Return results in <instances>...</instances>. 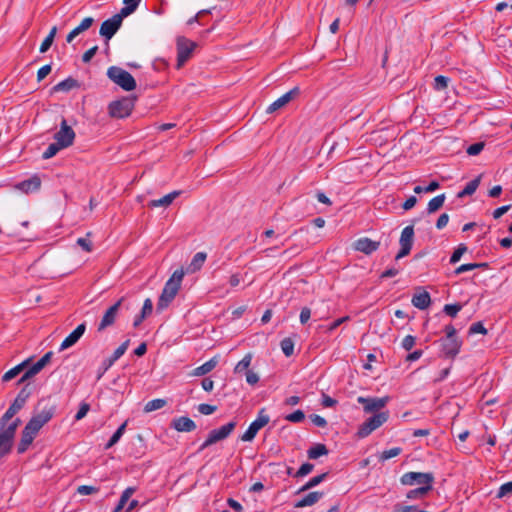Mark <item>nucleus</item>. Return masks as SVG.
I'll list each match as a JSON object with an SVG mask.
<instances>
[{"instance_id":"nucleus-1","label":"nucleus","mask_w":512,"mask_h":512,"mask_svg":"<svg viewBox=\"0 0 512 512\" xmlns=\"http://www.w3.org/2000/svg\"><path fill=\"white\" fill-rule=\"evenodd\" d=\"M55 413V406L50 405L44 407L41 411L36 412L27 422L21 433V439L17 446V452L23 454L34 441L41 428L48 423Z\"/></svg>"},{"instance_id":"nucleus-2","label":"nucleus","mask_w":512,"mask_h":512,"mask_svg":"<svg viewBox=\"0 0 512 512\" xmlns=\"http://www.w3.org/2000/svg\"><path fill=\"white\" fill-rule=\"evenodd\" d=\"M184 275L185 272L182 268L177 269L173 272L171 277L165 283L162 293L158 299V310H163L167 308L170 305V303L174 300V298L176 297L181 288Z\"/></svg>"},{"instance_id":"nucleus-3","label":"nucleus","mask_w":512,"mask_h":512,"mask_svg":"<svg viewBox=\"0 0 512 512\" xmlns=\"http://www.w3.org/2000/svg\"><path fill=\"white\" fill-rule=\"evenodd\" d=\"M107 76L111 81H113L125 91H132L136 88V81L134 77L129 72L120 67H109L107 70Z\"/></svg>"},{"instance_id":"nucleus-4","label":"nucleus","mask_w":512,"mask_h":512,"mask_svg":"<svg viewBox=\"0 0 512 512\" xmlns=\"http://www.w3.org/2000/svg\"><path fill=\"white\" fill-rule=\"evenodd\" d=\"M136 97H122L112 101L108 106V114L112 118H126L134 109Z\"/></svg>"},{"instance_id":"nucleus-5","label":"nucleus","mask_w":512,"mask_h":512,"mask_svg":"<svg viewBox=\"0 0 512 512\" xmlns=\"http://www.w3.org/2000/svg\"><path fill=\"white\" fill-rule=\"evenodd\" d=\"M389 418V412H379L369 417L365 422H363L357 431V436L359 438H365L369 436L373 431L382 426L385 422H387Z\"/></svg>"},{"instance_id":"nucleus-6","label":"nucleus","mask_w":512,"mask_h":512,"mask_svg":"<svg viewBox=\"0 0 512 512\" xmlns=\"http://www.w3.org/2000/svg\"><path fill=\"white\" fill-rule=\"evenodd\" d=\"M236 425L237 423L235 421H230L218 429L211 430L207 439L199 447V451H203L207 447L228 438L229 435L234 431Z\"/></svg>"},{"instance_id":"nucleus-7","label":"nucleus","mask_w":512,"mask_h":512,"mask_svg":"<svg viewBox=\"0 0 512 512\" xmlns=\"http://www.w3.org/2000/svg\"><path fill=\"white\" fill-rule=\"evenodd\" d=\"M400 482L403 485L413 486V485H421V486H432L434 482L433 473H423V472H407L403 474L400 478Z\"/></svg>"},{"instance_id":"nucleus-8","label":"nucleus","mask_w":512,"mask_h":512,"mask_svg":"<svg viewBox=\"0 0 512 512\" xmlns=\"http://www.w3.org/2000/svg\"><path fill=\"white\" fill-rule=\"evenodd\" d=\"M123 19L124 18L119 13H117L113 15L111 18L103 21V23L101 24L99 34L105 38L107 50L109 49V40L120 29Z\"/></svg>"},{"instance_id":"nucleus-9","label":"nucleus","mask_w":512,"mask_h":512,"mask_svg":"<svg viewBox=\"0 0 512 512\" xmlns=\"http://www.w3.org/2000/svg\"><path fill=\"white\" fill-rule=\"evenodd\" d=\"M270 421V417L266 414L265 408H262L257 418L249 425L248 429L241 436V440L244 442H251L258 431L265 427Z\"/></svg>"},{"instance_id":"nucleus-10","label":"nucleus","mask_w":512,"mask_h":512,"mask_svg":"<svg viewBox=\"0 0 512 512\" xmlns=\"http://www.w3.org/2000/svg\"><path fill=\"white\" fill-rule=\"evenodd\" d=\"M30 395L31 389L28 383L19 391L13 403L4 413V420H11L25 406Z\"/></svg>"},{"instance_id":"nucleus-11","label":"nucleus","mask_w":512,"mask_h":512,"mask_svg":"<svg viewBox=\"0 0 512 512\" xmlns=\"http://www.w3.org/2000/svg\"><path fill=\"white\" fill-rule=\"evenodd\" d=\"M197 44L184 36L177 38V68H180L191 57Z\"/></svg>"},{"instance_id":"nucleus-12","label":"nucleus","mask_w":512,"mask_h":512,"mask_svg":"<svg viewBox=\"0 0 512 512\" xmlns=\"http://www.w3.org/2000/svg\"><path fill=\"white\" fill-rule=\"evenodd\" d=\"M390 397H363L359 396L357 398V402L363 405V409L365 413H379L382 412L381 409H383L387 403L389 402Z\"/></svg>"},{"instance_id":"nucleus-13","label":"nucleus","mask_w":512,"mask_h":512,"mask_svg":"<svg viewBox=\"0 0 512 512\" xmlns=\"http://www.w3.org/2000/svg\"><path fill=\"white\" fill-rule=\"evenodd\" d=\"M413 242H414V227H413V225H409V226H406L401 232V236L399 239V244H400L401 248L395 257V260H399V259L407 256L412 249Z\"/></svg>"},{"instance_id":"nucleus-14","label":"nucleus","mask_w":512,"mask_h":512,"mask_svg":"<svg viewBox=\"0 0 512 512\" xmlns=\"http://www.w3.org/2000/svg\"><path fill=\"white\" fill-rule=\"evenodd\" d=\"M74 139V130L67 124L66 119L63 118L60 124V130L54 135V140L57 142V145L65 149L73 144Z\"/></svg>"},{"instance_id":"nucleus-15","label":"nucleus","mask_w":512,"mask_h":512,"mask_svg":"<svg viewBox=\"0 0 512 512\" xmlns=\"http://www.w3.org/2000/svg\"><path fill=\"white\" fill-rule=\"evenodd\" d=\"M124 301L125 297H121L115 304H113L106 310L98 325L99 332L105 330L107 327H110L115 323L119 308L121 307Z\"/></svg>"},{"instance_id":"nucleus-16","label":"nucleus","mask_w":512,"mask_h":512,"mask_svg":"<svg viewBox=\"0 0 512 512\" xmlns=\"http://www.w3.org/2000/svg\"><path fill=\"white\" fill-rule=\"evenodd\" d=\"M442 352L446 358L454 359L460 352L462 341L459 338L441 339Z\"/></svg>"},{"instance_id":"nucleus-17","label":"nucleus","mask_w":512,"mask_h":512,"mask_svg":"<svg viewBox=\"0 0 512 512\" xmlns=\"http://www.w3.org/2000/svg\"><path fill=\"white\" fill-rule=\"evenodd\" d=\"M300 93V90L298 87H294L290 91L283 94L281 97H279L277 100H275L272 104H270L266 110L267 113L271 114L275 111L281 109L285 105H287L290 101L295 99Z\"/></svg>"},{"instance_id":"nucleus-18","label":"nucleus","mask_w":512,"mask_h":512,"mask_svg":"<svg viewBox=\"0 0 512 512\" xmlns=\"http://www.w3.org/2000/svg\"><path fill=\"white\" fill-rule=\"evenodd\" d=\"M379 246V241H373L368 237L359 238L353 244V248L356 251L362 252L366 255H369L378 250Z\"/></svg>"},{"instance_id":"nucleus-19","label":"nucleus","mask_w":512,"mask_h":512,"mask_svg":"<svg viewBox=\"0 0 512 512\" xmlns=\"http://www.w3.org/2000/svg\"><path fill=\"white\" fill-rule=\"evenodd\" d=\"M15 435L4 429L3 425H0V458L10 453Z\"/></svg>"},{"instance_id":"nucleus-20","label":"nucleus","mask_w":512,"mask_h":512,"mask_svg":"<svg viewBox=\"0 0 512 512\" xmlns=\"http://www.w3.org/2000/svg\"><path fill=\"white\" fill-rule=\"evenodd\" d=\"M86 331V324L81 323L79 324L74 331H72L61 343L60 345V351H63L65 349H68L69 347L76 344L79 339L83 336V334Z\"/></svg>"},{"instance_id":"nucleus-21","label":"nucleus","mask_w":512,"mask_h":512,"mask_svg":"<svg viewBox=\"0 0 512 512\" xmlns=\"http://www.w3.org/2000/svg\"><path fill=\"white\" fill-rule=\"evenodd\" d=\"M171 427L178 432H191L196 429V424L189 417L181 416L172 420Z\"/></svg>"},{"instance_id":"nucleus-22","label":"nucleus","mask_w":512,"mask_h":512,"mask_svg":"<svg viewBox=\"0 0 512 512\" xmlns=\"http://www.w3.org/2000/svg\"><path fill=\"white\" fill-rule=\"evenodd\" d=\"M41 186V180L37 175L32 176L31 178L24 180L18 183L15 187L16 189L29 193L32 191H37Z\"/></svg>"},{"instance_id":"nucleus-23","label":"nucleus","mask_w":512,"mask_h":512,"mask_svg":"<svg viewBox=\"0 0 512 512\" xmlns=\"http://www.w3.org/2000/svg\"><path fill=\"white\" fill-rule=\"evenodd\" d=\"M411 302L416 308L425 310L431 304V297L427 291H421L413 295Z\"/></svg>"},{"instance_id":"nucleus-24","label":"nucleus","mask_w":512,"mask_h":512,"mask_svg":"<svg viewBox=\"0 0 512 512\" xmlns=\"http://www.w3.org/2000/svg\"><path fill=\"white\" fill-rule=\"evenodd\" d=\"M181 194L180 191H173L165 196H163L160 199H154L151 200L148 203V206L150 208H156V207H168L172 202Z\"/></svg>"},{"instance_id":"nucleus-25","label":"nucleus","mask_w":512,"mask_h":512,"mask_svg":"<svg viewBox=\"0 0 512 512\" xmlns=\"http://www.w3.org/2000/svg\"><path fill=\"white\" fill-rule=\"evenodd\" d=\"M322 496H323L322 492H318V491L310 492L309 494L304 496L302 499L297 501L295 503V507L303 508V507H307V506H312L315 503H317L322 498Z\"/></svg>"},{"instance_id":"nucleus-26","label":"nucleus","mask_w":512,"mask_h":512,"mask_svg":"<svg viewBox=\"0 0 512 512\" xmlns=\"http://www.w3.org/2000/svg\"><path fill=\"white\" fill-rule=\"evenodd\" d=\"M78 87H79L78 81L72 77H68L67 79L56 84L52 88V92H60V91L68 92V91H70L74 88H78Z\"/></svg>"},{"instance_id":"nucleus-27","label":"nucleus","mask_w":512,"mask_h":512,"mask_svg":"<svg viewBox=\"0 0 512 512\" xmlns=\"http://www.w3.org/2000/svg\"><path fill=\"white\" fill-rule=\"evenodd\" d=\"M206 259L207 254L205 252L196 253L188 266V271L191 273L199 271L205 263Z\"/></svg>"},{"instance_id":"nucleus-28","label":"nucleus","mask_w":512,"mask_h":512,"mask_svg":"<svg viewBox=\"0 0 512 512\" xmlns=\"http://www.w3.org/2000/svg\"><path fill=\"white\" fill-rule=\"evenodd\" d=\"M217 364H218L217 359L215 357L211 358L209 361L205 362L201 366L196 367L192 371L191 375L192 376H203V375H206L209 372H211L216 367Z\"/></svg>"},{"instance_id":"nucleus-29","label":"nucleus","mask_w":512,"mask_h":512,"mask_svg":"<svg viewBox=\"0 0 512 512\" xmlns=\"http://www.w3.org/2000/svg\"><path fill=\"white\" fill-rule=\"evenodd\" d=\"M31 358L24 360L17 366L13 367L12 369L8 370L2 377L3 382H8L15 378L17 375H19L29 364Z\"/></svg>"},{"instance_id":"nucleus-30","label":"nucleus","mask_w":512,"mask_h":512,"mask_svg":"<svg viewBox=\"0 0 512 512\" xmlns=\"http://www.w3.org/2000/svg\"><path fill=\"white\" fill-rule=\"evenodd\" d=\"M328 452L329 451H328L326 445L318 443V444H315L314 446H312L307 451V454H308L309 459H317L321 456L327 455Z\"/></svg>"},{"instance_id":"nucleus-31","label":"nucleus","mask_w":512,"mask_h":512,"mask_svg":"<svg viewBox=\"0 0 512 512\" xmlns=\"http://www.w3.org/2000/svg\"><path fill=\"white\" fill-rule=\"evenodd\" d=\"M141 0H123L124 7L120 10L119 14L125 18L131 15L139 6Z\"/></svg>"},{"instance_id":"nucleus-32","label":"nucleus","mask_w":512,"mask_h":512,"mask_svg":"<svg viewBox=\"0 0 512 512\" xmlns=\"http://www.w3.org/2000/svg\"><path fill=\"white\" fill-rule=\"evenodd\" d=\"M445 199H446L445 194H440V195L432 198L429 201L428 206H427L428 213L431 214V213H435L436 211H438L443 206Z\"/></svg>"},{"instance_id":"nucleus-33","label":"nucleus","mask_w":512,"mask_h":512,"mask_svg":"<svg viewBox=\"0 0 512 512\" xmlns=\"http://www.w3.org/2000/svg\"><path fill=\"white\" fill-rule=\"evenodd\" d=\"M252 354L251 353H247L242 360H240L236 366L234 367V373L235 374H240L242 372H247V370H249V366L251 364V361H252Z\"/></svg>"},{"instance_id":"nucleus-34","label":"nucleus","mask_w":512,"mask_h":512,"mask_svg":"<svg viewBox=\"0 0 512 512\" xmlns=\"http://www.w3.org/2000/svg\"><path fill=\"white\" fill-rule=\"evenodd\" d=\"M480 184V176L467 183L465 188L458 194V197L472 195Z\"/></svg>"},{"instance_id":"nucleus-35","label":"nucleus","mask_w":512,"mask_h":512,"mask_svg":"<svg viewBox=\"0 0 512 512\" xmlns=\"http://www.w3.org/2000/svg\"><path fill=\"white\" fill-rule=\"evenodd\" d=\"M166 404L167 401L165 399H153L146 403V405L144 406V412H153L155 410L163 408L164 406H166Z\"/></svg>"},{"instance_id":"nucleus-36","label":"nucleus","mask_w":512,"mask_h":512,"mask_svg":"<svg viewBox=\"0 0 512 512\" xmlns=\"http://www.w3.org/2000/svg\"><path fill=\"white\" fill-rule=\"evenodd\" d=\"M431 490H432V486H421L419 488L410 490L406 494V497H407V499L422 498L423 496H425Z\"/></svg>"},{"instance_id":"nucleus-37","label":"nucleus","mask_w":512,"mask_h":512,"mask_svg":"<svg viewBox=\"0 0 512 512\" xmlns=\"http://www.w3.org/2000/svg\"><path fill=\"white\" fill-rule=\"evenodd\" d=\"M126 425H127V422H124L123 424H121L118 429L115 431V433L112 435V437L110 438V440L107 442L106 446H105V449H109L111 448L112 446H114L119 440L120 438L122 437V435L124 434L125 432V428H126Z\"/></svg>"},{"instance_id":"nucleus-38","label":"nucleus","mask_w":512,"mask_h":512,"mask_svg":"<svg viewBox=\"0 0 512 512\" xmlns=\"http://www.w3.org/2000/svg\"><path fill=\"white\" fill-rule=\"evenodd\" d=\"M21 424L20 418L14 419L12 422L10 420H4V415L0 419V425H3L4 429L11 432L12 434H16L17 428Z\"/></svg>"},{"instance_id":"nucleus-39","label":"nucleus","mask_w":512,"mask_h":512,"mask_svg":"<svg viewBox=\"0 0 512 512\" xmlns=\"http://www.w3.org/2000/svg\"><path fill=\"white\" fill-rule=\"evenodd\" d=\"M52 356V351L45 353L36 363L32 365V367L37 373H39L46 365L51 362Z\"/></svg>"},{"instance_id":"nucleus-40","label":"nucleus","mask_w":512,"mask_h":512,"mask_svg":"<svg viewBox=\"0 0 512 512\" xmlns=\"http://www.w3.org/2000/svg\"><path fill=\"white\" fill-rule=\"evenodd\" d=\"M327 475L328 473H322L320 475L312 477L303 487L300 488L298 492L300 493L317 486L327 477Z\"/></svg>"},{"instance_id":"nucleus-41","label":"nucleus","mask_w":512,"mask_h":512,"mask_svg":"<svg viewBox=\"0 0 512 512\" xmlns=\"http://www.w3.org/2000/svg\"><path fill=\"white\" fill-rule=\"evenodd\" d=\"M280 346L285 356L289 357L294 353V341L291 338H284Z\"/></svg>"},{"instance_id":"nucleus-42","label":"nucleus","mask_w":512,"mask_h":512,"mask_svg":"<svg viewBox=\"0 0 512 512\" xmlns=\"http://www.w3.org/2000/svg\"><path fill=\"white\" fill-rule=\"evenodd\" d=\"M129 340H126L123 342L112 354L111 357L107 358L109 361H111L113 364L126 352L129 346Z\"/></svg>"},{"instance_id":"nucleus-43","label":"nucleus","mask_w":512,"mask_h":512,"mask_svg":"<svg viewBox=\"0 0 512 512\" xmlns=\"http://www.w3.org/2000/svg\"><path fill=\"white\" fill-rule=\"evenodd\" d=\"M480 267H487V264L486 263L462 264L459 267H457L454 272H455V274L458 275V274L464 273L466 271H471V270H474V269L480 268Z\"/></svg>"},{"instance_id":"nucleus-44","label":"nucleus","mask_w":512,"mask_h":512,"mask_svg":"<svg viewBox=\"0 0 512 512\" xmlns=\"http://www.w3.org/2000/svg\"><path fill=\"white\" fill-rule=\"evenodd\" d=\"M64 149L63 147H60L57 145V142L51 143L47 149L44 151L42 158L43 159H50L54 157L60 150Z\"/></svg>"},{"instance_id":"nucleus-45","label":"nucleus","mask_w":512,"mask_h":512,"mask_svg":"<svg viewBox=\"0 0 512 512\" xmlns=\"http://www.w3.org/2000/svg\"><path fill=\"white\" fill-rule=\"evenodd\" d=\"M467 246L465 244H460L453 252L450 257V263L455 264L460 261L462 255L466 253Z\"/></svg>"},{"instance_id":"nucleus-46","label":"nucleus","mask_w":512,"mask_h":512,"mask_svg":"<svg viewBox=\"0 0 512 512\" xmlns=\"http://www.w3.org/2000/svg\"><path fill=\"white\" fill-rule=\"evenodd\" d=\"M401 451L402 449L400 447H394L389 450H385L380 454L379 460L386 461L390 458L396 457L401 453Z\"/></svg>"},{"instance_id":"nucleus-47","label":"nucleus","mask_w":512,"mask_h":512,"mask_svg":"<svg viewBox=\"0 0 512 512\" xmlns=\"http://www.w3.org/2000/svg\"><path fill=\"white\" fill-rule=\"evenodd\" d=\"M512 495V481L502 484L497 492L496 497L498 499Z\"/></svg>"},{"instance_id":"nucleus-48","label":"nucleus","mask_w":512,"mask_h":512,"mask_svg":"<svg viewBox=\"0 0 512 512\" xmlns=\"http://www.w3.org/2000/svg\"><path fill=\"white\" fill-rule=\"evenodd\" d=\"M449 78L438 75L434 79V89L437 91L445 90L448 87Z\"/></svg>"},{"instance_id":"nucleus-49","label":"nucleus","mask_w":512,"mask_h":512,"mask_svg":"<svg viewBox=\"0 0 512 512\" xmlns=\"http://www.w3.org/2000/svg\"><path fill=\"white\" fill-rule=\"evenodd\" d=\"M462 309V305L460 303L456 304H446L443 308V311L450 317H455L457 313Z\"/></svg>"},{"instance_id":"nucleus-50","label":"nucleus","mask_w":512,"mask_h":512,"mask_svg":"<svg viewBox=\"0 0 512 512\" xmlns=\"http://www.w3.org/2000/svg\"><path fill=\"white\" fill-rule=\"evenodd\" d=\"M305 418V414L302 410H296L294 411L293 413L291 414H288L285 419L287 421H290V422H293V423H298V422H301L303 421Z\"/></svg>"},{"instance_id":"nucleus-51","label":"nucleus","mask_w":512,"mask_h":512,"mask_svg":"<svg viewBox=\"0 0 512 512\" xmlns=\"http://www.w3.org/2000/svg\"><path fill=\"white\" fill-rule=\"evenodd\" d=\"M135 491H136V488H134V487L126 488L123 491L118 503L124 507L126 505V503L128 502V500L130 499V497L135 493Z\"/></svg>"},{"instance_id":"nucleus-52","label":"nucleus","mask_w":512,"mask_h":512,"mask_svg":"<svg viewBox=\"0 0 512 512\" xmlns=\"http://www.w3.org/2000/svg\"><path fill=\"white\" fill-rule=\"evenodd\" d=\"M487 334V329L484 327L482 322L473 323L469 328V334Z\"/></svg>"},{"instance_id":"nucleus-53","label":"nucleus","mask_w":512,"mask_h":512,"mask_svg":"<svg viewBox=\"0 0 512 512\" xmlns=\"http://www.w3.org/2000/svg\"><path fill=\"white\" fill-rule=\"evenodd\" d=\"M37 374L38 373L34 370V368L32 366L29 367L24 372V374L21 376V378L18 380L17 385H21V384L27 382L28 380H30L31 378H33Z\"/></svg>"},{"instance_id":"nucleus-54","label":"nucleus","mask_w":512,"mask_h":512,"mask_svg":"<svg viewBox=\"0 0 512 512\" xmlns=\"http://www.w3.org/2000/svg\"><path fill=\"white\" fill-rule=\"evenodd\" d=\"M217 410V406L202 403L198 405V411L203 415H211Z\"/></svg>"},{"instance_id":"nucleus-55","label":"nucleus","mask_w":512,"mask_h":512,"mask_svg":"<svg viewBox=\"0 0 512 512\" xmlns=\"http://www.w3.org/2000/svg\"><path fill=\"white\" fill-rule=\"evenodd\" d=\"M484 148V143L482 142H478V143H474L472 145H470L466 152L468 155L470 156H475V155H478Z\"/></svg>"},{"instance_id":"nucleus-56","label":"nucleus","mask_w":512,"mask_h":512,"mask_svg":"<svg viewBox=\"0 0 512 512\" xmlns=\"http://www.w3.org/2000/svg\"><path fill=\"white\" fill-rule=\"evenodd\" d=\"M98 491L99 489L97 487L89 485H81L77 488V493L80 495H91Z\"/></svg>"},{"instance_id":"nucleus-57","label":"nucleus","mask_w":512,"mask_h":512,"mask_svg":"<svg viewBox=\"0 0 512 512\" xmlns=\"http://www.w3.org/2000/svg\"><path fill=\"white\" fill-rule=\"evenodd\" d=\"M314 468V465L311 463H304L301 465V467L298 469V471L295 474V477H303L309 474Z\"/></svg>"},{"instance_id":"nucleus-58","label":"nucleus","mask_w":512,"mask_h":512,"mask_svg":"<svg viewBox=\"0 0 512 512\" xmlns=\"http://www.w3.org/2000/svg\"><path fill=\"white\" fill-rule=\"evenodd\" d=\"M90 410V405L86 402L81 403L78 412L75 415V420L79 421L83 419Z\"/></svg>"},{"instance_id":"nucleus-59","label":"nucleus","mask_w":512,"mask_h":512,"mask_svg":"<svg viewBox=\"0 0 512 512\" xmlns=\"http://www.w3.org/2000/svg\"><path fill=\"white\" fill-rule=\"evenodd\" d=\"M94 23V19L92 17L84 18L81 23L76 27L81 33L87 31Z\"/></svg>"},{"instance_id":"nucleus-60","label":"nucleus","mask_w":512,"mask_h":512,"mask_svg":"<svg viewBox=\"0 0 512 512\" xmlns=\"http://www.w3.org/2000/svg\"><path fill=\"white\" fill-rule=\"evenodd\" d=\"M415 342H416V338L412 335H407L406 337H404V339L402 340V347L406 350V351H410L413 346L415 345Z\"/></svg>"},{"instance_id":"nucleus-61","label":"nucleus","mask_w":512,"mask_h":512,"mask_svg":"<svg viewBox=\"0 0 512 512\" xmlns=\"http://www.w3.org/2000/svg\"><path fill=\"white\" fill-rule=\"evenodd\" d=\"M310 420L312 421V423L314 425H316L317 427H321V428H324L326 425H327V421L325 418H323L322 416L320 415H317V414H312L309 416Z\"/></svg>"},{"instance_id":"nucleus-62","label":"nucleus","mask_w":512,"mask_h":512,"mask_svg":"<svg viewBox=\"0 0 512 512\" xmlns=\"http://www.w3.org/2000/svg\"><path fill=\"white\" fill-rule=\"evenodd\" d=\"M52 70L51 64L44 65L37 72V81L41 82Z\"/></svg>"},{"instance_id":"nucleus-63","label":"nucleus","mask_w":512,"mask_h":512,"mask_svg":"<svg viewBox=\"0 0 512 512\" xmlns=\"http://www.w3.org/2000/svg\"><path fill=\"white\" fill-rule=\"evenodd\" d=\"M98 51V46L95 45L92 48L88 49L83 55H82V61L84 63H88L91 61V59L95 56V54Z\"/></svg>"},{"instance_id":"nucleus-64","label":"nucleus","mask_w":512,"mask_h":512,"mask_svg":"<svg viewBox=\"0 0 512 512\" xmlns=\"http://www.w3.org/2000/svg\"><path fill=\"white\" fill-rule=\"evenodd\" d=\"M152 310H153L152 300L150 298H147L144 301V304H143V307H142V310H141L140 314L145 316V317H147V316H149L152 313Z\"/></svg>"}]
</instances>
